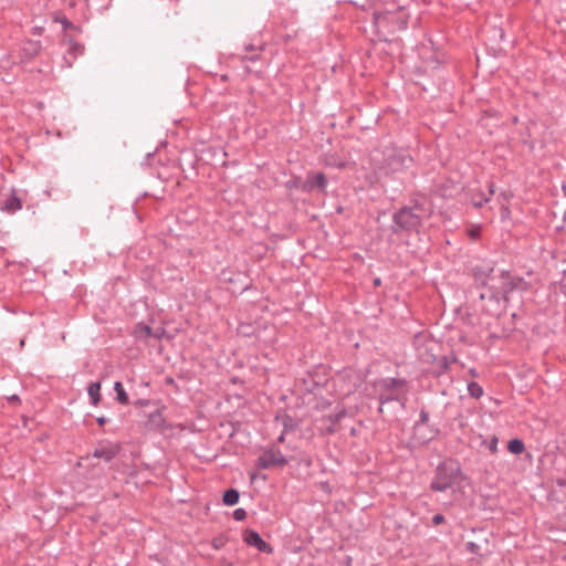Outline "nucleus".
I'll list each match as a JSON object with an SVG mask.
<instances>
[{
	"mask_svg": "<svg viewBox=\"0 0 566 566\" xmlns=\"http://www.w3.org/2000/svg\"><path fill=\"white\" fill-rule=\"evenodd\" d=\"M525 290H527V283L523 277L513 275L510 271H501L496 277H491L490 290L479 294L480 310L495 316L500 313L502 300L507 302L510 293Z\"/></svg>",
	"mask_w": 566,
	"mask_h": 566,
	"instance_id": "nucleus-1",
	"label": "nucleus"
},
{
	"mask_svg": "<svg viewBox=\"0 0 566 566\" xmlns=\"http://www.w3.org/2000/svg\"><path fill=\"white\" fill-rule=\"evenodd\" d=\"M430 213L423 201L410 199L409 205H403L394 212L391 233H418L423 224V218L430 217Z\"/></svg>",
	"mask_w": 566,
	"mask_h": 566,
	"instance_id": "nucleus-2",
	"label": "nucleus"
},
{
	"mask_svg": "<svg viewBox=\"0 0 566 566\" xmlns=\"http://www.w3.org/2000/svg\"><path fill=\"white\" fill-rule=\"evenodd\" d=\"M464 479L460 462L457 459L448 458L437 465L429 488L433 492H446L460 485Z\"/></svg>",
	"mask_w": 566,
	"mask_h": 566,
	"instance_id": "nucleus-3",
	"label": "nucleus"
},
{
	"mask_svg": "<svg viewBox=\"0 0 566 566\" xmlns=\"http://www.w3.org/2000/svg\"><path fill=\"white\" fill-rule=\"evenodd\" d=\"M410 12L408 11H390L374 10L373 22L378 34L392 35L396 32L403 31L408 27Z\"/></svg>",
	"mask_w": 566,
	"mask_h": 566,
	"instance_id": "nucleus-4",
	"label": "nucleus"
},
{
	"mask_svg": "<svg viewBox=\"0 0 566 566\" xmlns=\"http://www.w3.org/2000/svg\"><path fill=\"white\" fill-rule=\"evenodd\" d=\"M412 346L417 352V357L424 364H434L437 360L436 349L438 344L424 332L415 334Z\"/></svg>",
	"mask_w": 566,
	"mask_h": 566,
	"instance_id": "nucleus-5",
	"label": "nucleus"
},
{
	"mask_svg": "<svg viewBox=\"0 0 566 566\" xmlns=\"http://www.w3.org/2000/svg\"><path fill=\"white\" fill-rule=\"evenodd\" d=\"M289 460L282 454L280 450L269 449L265 450L255 461V467L261 470H268L273 467H284Z\"/></svg>",
	"mask_w": 566,
	"mask_h": 566,
	"instance_id": "nucleus-6",
	"label": "nucleus"
},
{
	"mask_svg": "<svg viewBox=\"0 0 566 566\" xmlns=\"http://www.w3.org/2000/svg\"><path fill=\"white\" fill-rule=\"evenodd\" d=\"M412 163V158L403 150H394L387 155L385 159V168L390 172H397L408 168Z\"/></svg>",
	"mask_w": 566,
	"mask_h": 566,
	"instance_id": "nucleus-7",
	"label": "nucleus"
},
{
	"mask_svg": "<svg viewBox=\"0 0 566 566\" xmlns=\"http://www.w3.org/2000/svg\"><path fill=\"white\" fill-rule=\"evenodd\" d=\"M120 450L122 446L118 442L101 441L94 449L92 455L97 459H103L108 463L119 454Z\"/></svg>",
	"mask_w": 566,
	"mask_h": 566,
	"instance_id": "nucleus-8",
	"label": "nucleus"
},
{
	"mask_svg": "<svg viewBox=\"0 0 566 566\" xmlns=\"http://www.w3.org/2000/svg\"><path fill=\"white\" fill-rule=\"evenodd\" d=\"M165 406H161L147 415V420L144 422V427L147 431L163 433L167 428V421L163 415Z\"/></svg>",
	"mask_w": 566,
	"mask_h": 566,
	"instance_id": "nucleus-9",
	"label": "nucleus"
},
{
	"mask_svg": "<svg viewBox=\"0 0 566 566\" xmlns=\"http://www.w3.org/2000/svg\"><path fill=\"white\" fill-rule=\"evenodd\" d=\"M242 537H243V542L248 546L254 547L261 553H265V554L273 553V547L271 546V544L265 542L255 530L247 528L243 532Z\"/></svg>",
	"mask_w": 566,
	"mask_h": 566,
	"instance_id": "nucleus-10",
	"label": "nucleus"
},
{
	"mask_svg": "<svg viewBox=\"0 0 566 566\" xmlns=\"http://www.w3.org/2000/svg\"><path fill=\"white\" fill-rule=\"evenodd\" d=\"M327 187V178L324 172L308 171L305 179V192L310 193L314 190L325 192Z\"/></svg>",
	"mask_w": 566,
	"mask_h": 566,
	"instance_id": "nucleus-11",
	"label": "nucleus"
},
{
	"mask_svg": "<svg viewBox=\"0 0 566 566\" xmlns=\"http://www.w3.org/2000/svg\"><path fill=\"white\" fill-rule=\"evenodd\" d=\"M473 275L476 281H480L483 287L490 290L491 277H496L494 268L491 262H482L473 268Z\"/></svg>",
	"mask_w": 566,
	"mask_h": 566,
	"instance_id": "nucleus-12",
	"label": "nucleus"
},
{
	"mask_svg": "<svg viewBox=\"0 0 566 566\" xmlns=\"http://www.w3.org/2000/svg\"><path fill=\"white\" fill-rule=\"evenodd\" d=\"M42 51V44L40 41L27 40L22 43L20 49V62L30 63L33 61Z\"/></svg>",
	"mask_w": 566,
	"mask_h": 566,
	"instance_id": "nucleus-13",
	"label": "nucleus"
},
{
	"mask_svg": "<svg viewBox=\"0 0 566 566\" xmlns=\"http://www.w3.org/2000/svg\"><path fill=\"white\" fill-rule=\"evenodd\" d=\"M1 210L8 213H14L22 208L21 199L17 196L15 190H11L0 206Z\"/></svg>",
	"mask_w": 566,
	"mask_h": 566,
	"instance_id": "nucleus-14",
	"label": "nucleus"
},
{
	"mask_svg": "<svg viewBox=\"0 0 566 566\" xmlns=\"http://www.w3.org/2000/svg\"><path fill=\"white\" fill-rule=\"evenodd\" d=\"M374 10L390 11L392 13H396V11H408L409 7L399 3L397 0H380L378 3L375 4Z\"/></svg>",
	"mask_w": 566,
	"mask_h": 566,
	"instance_id": "nucleus-15",
	"label": "nucleus"
},
{
	"mask_svg": "<svg viewBox=\"0 0 566 566\" xmlns=\"http://www.w3.org/2000/svg\"><path fill=\"white\" fill-rule=\"evenodd\" d=\"M406 385L407 380L403 378L389 377L379 380V387L384 392L395 391L396 389L405 387Z\"/></svg>",
	"mask_w": 566,
	"mask_h": 566,
	"instance_id": "nucleus-16",
	"label": "nucleus"
},
{
	"mask_svg": "<svg viewBox=\"0 0 566 566\" xmlns=\"http://www.w3.org/2000/svg\"><path fill=\"white\" fill-rule=\"evenodd\" d=\"M489 187V196H486L483 191H478L472 195L471 197V203L473 205V207L480 209L483 207V205L485 202H489L491 197L494 195L495 190H494V184L493 182H490L488 185Z\"/></svg>",
	"mask_w": 566,
	"mask_h": 566,
	"instance_id": "nucleus-17",
	"label": "nucleus"
},
{
	"mask_svg": "<svg viewBox=\"0 0 566 566\" xmlns=\"http://www.w3.org/2000/svg\"><path fill=\"white\" fill-rule=\"evenodd\" d=\"M457 357L454 355L451 356H441L440 358L437 357V366L432 369V374L436 377L442 376L450 367L451 363H455Z\"/></svg>",
	"mask_w": 566,
	"mask_h": 566,
	"instance_id": "nucleus-18",
	"label": "nucleus"
},
{
	"mask_svg": "<svg viewBox=\"0 0 566 566\" xmlns=\"http://www.w3.org/2000/svg\"><path fill=\"white\" fill-rule=\"evenodd\" d=\"M276 421H280L284 428V432L293 431L298 427V422L295 418L284 412L275 417Z\"/></svg>",
	"mask_w": 566,
	"mask_h": 566,
	"instance_id": "nucleus-19",
	"label": "nucleus"
},
{
	"mask_svg": "<svg viewBox=\"0 0 566 566\" xmlns=\"http://www.w3.org/2000/svg\"><path fill=\"white\" fill-rule=\"evenodd\" d=\"M87 394L90 397V401L93 406H97L101 402V382L95 381L91 382L87 387Z\"/></svg>",
	"mask_w": 566,
	"mask_h": 566,
	"instance_id": "nucleus-20",
	"label": "nucleus"
},
{
	"mask_svg": "<svg viewBox=\"0 0 566 566\" xmlns=\"http://www.w3.org/2000/svg\"><path fill=\"white\" fill-rule=\"evenodd\" d=\"M151 334H153V328L143 322L137 323L135 325L134 332H133V335L137 339H146V338L150 337Z\"/></svg>",
	"mask_w": 566,
	"mask_h": 566,
	"instance_id": "nucleus-21",
	"label": "nucleus"
},
{
	"mask_svg": "<svg viewBox=\"0 0 566 566\" xmlns=\"http://www.w3.org/2000/svg\"><path fill=\"white\" fill-rule=\"evenodd\" d=\"M240 500V493L237 489L230 488L224 491L222 495V502L227 506H233L238 504Z\"/></svg>",
	"mask_w": 566,
	"mask_h": 566,
	"instance_id": "nucleus-22",
	"label": "nucleus"
},
{
	"mask_svg": "<svg viewBox=\"0 0 566 566\" xmlns=\"http://www.w3.org/2000/svg\"><path fill=\"white\" fill-rule=\"evenodd\" d=\"M114 390L116 392V401L118 403H120V405L129 403V397H128L127 392L125 391V388L120 381H115Z\"/></svg>",
	"mask_w": 566,
	"mask_h": 566,
	"instance_id": "nucleus-23",
	"label": "nucleus"
},
{
	"mask_svg": "<svg viewBox=\"0 0 566 566\" xmlns=\"http://www.w3.org/2000/svg\"><path fill=\"white\" fill-rule=\"evenodd\" d=\"M284 186L287 190L297 189L305 192V180H303L300 176H292Z\"/></svg>",
	"mask_w": 566,
	"mask_h": 566,
	"instance_id": "nucleus-24",
	"label": "nucleus"
},
{
	"mask_svg": "<svg viewBox=\"0 0 566 566\" xmlns=\"http://www.w3.org/2000/svg\"><path fill=\"white\" fill-rule=\"evenodd\" d=\"M507 450L512 454H521L525 450V444H524L523 440H521L518 438H514L507 442Z\"/></svg>",
	"mask_w": 566,
	"mask_h": 566,
	"instance_id": "nucleus-25",
	"label": "nucleus"
},
{
	"mask_svg": "<svg viewBox=\"0 0 566 566\" xmlns=\"http://www.w3.org/2000/svg\"><path fill=\"white\" fill-rule=\"evenodd\" d=\"M468 392H469L470 397H472L474 399H479L483 396L484 391L479 382L470 381V382H468Z\"/></svg>",
	"mask_w": 566,
	"mask_h": 566,
	"instance_id": "nucleus-26",
	"label": "nucleus"
},
{
	"mask_svg": "<svg viewBox=\"0 0 566 566\" xmlns=\"http://www.w3.org/2000/svg\"><path fill=\"white\" fill-rule=\"evenodd\" d=\"M378 401L381 406H384L390 401H400V397L395 391H387V392L381 391L378 396Z\"/></svg>",
	"mask_w": 566,
	"mask_h": 566,
	"instance_id": "nucleus-27",
	"label": "nucleus"
},
{
	"mask_svg": "<svg viewBox=\"0 0 566 566\" xmlns=\"http://www.w3.org/2000/svg\"><path fill=\"white\" fill-rule=\"evenodd\" d=\"M69 42H70L69 53L73 54L74 57H76L78 54H82L84 52L83 44H81L78 42H74L72 39H70Z\"/></svg>",
	"mask_w": 566,
	"mask_h": 566,
	"instance_id": "nucleus-28",
	"label": "nucleus"
},
{
	"mask_svg": "<svg viewBox=\"0 0 566 566\" xmlns=\"http://www.w3.org/2000/svg\"><path fill=\"white\" fill-rule=\"evenodd\" d=\"M346 416V410L342 409L335 413H331L327 416V420L333 424H337L344 417Z\"/></svg>",
	"mask_w": 566,
	"mask_h": 566,
	"instance_id": "nucleus-29",
	"label": "nucleus"
},
{
	"mask_svg": "<svg viewBox=\"0 0 566 566\" xmlns=\"http://www.w3.org/2000/svg\"><path fill=\"white\" fill-rule=\"evenodd\" d=\"M429 422V412L422 408L419 413V420L415 423V429L420 426H426Z\"/></svg>",
	"mask_w": 566,
	"mask_h": 566,
	"instance_id": "nucleus-30",
	"label": "nucleus"
},
{
	"mask_svg": "<svg viewBox=\"0 0 566 566\" xmlns=\"http://www.w3.org/2000/svg\"><path fill=\"white\" fill-rule=\"evenodd\" d=\"M303 382L305 385V390L310 394L314 392L319 387V384L316 382L311 376L308 379H303Z\"/></svg>",
	"mask_w": 566,
	"mask_h": 566,
	"instance_id": "nucleus-31",
	"label": "nucleus"
},
{
	"mask_svg": "<svg viewBox=\"0 0 566 566\" xmlns=\"http://www.w3.org/2000/svg\"><path fill=\"white\" fill-rule=\"evenodd\" d=\"M247 511L242 507L234 510L232 514L233 518L238 522L244 521L247 518Z\"/></svg>",
	"mask_w": 566,
	"mask_h": 566,
	"instance_id": "nucleus-32",
	"label": "nucleus"
},
{
	"mask_svg": "<svg viewBox=\"0 0 566 566\" xmlns=\"http://www.w3.org/2000/svg\"><path fill=\"white\" fill-rule=\"evenodd\" d=\"M465 549L467 552L471 553V554H475V555H480V545H478L476 543L474 542H467L465 543Z\"/></svg>",
	"mask_w": 566,
	"mask_h": 566,
	"instance_id": "nucleus-33",
	"label": "nucleus"
},
{
	"mask_svg": "<svg viewBox=\"0 0 566 566\" xmlns=\"http://www.w3.org/2000/svg\"><path fill=\"white\" fill-rule=\"evenodd\" d=\"M497 442H499V439L495 436H492L490 441L488 442V448L491 451V453H496Z\"/></svg>",
	"mask_w": 566,
	"mask_h": 566,
	"instance_id": "nucleus-34",
	"label": "nucleus"
},
{
	"mask_svg": "<svg viewBox=\"0 0 566 566\" xmlns=\"http://www.w3.org/2000/svg\"><path fill=\"white\" fill-rule=\"evenodd\" d=\"M212 546L216 549H220L224 546V538L223 537H214L212 539Z\"/></svg>",
	"mask_w": 566,
	"mask_h": 566,
	"instance_id": "nucleus-35",
	"label": "nucleus"
},
{
	"mask_svg": "<svg viewBox=\"0 0 566 566\" xmlns=\"http://www.w3.org/2000/svg\"><path fill=\"white\" fill-rule=\"evenodd\" d=\"M165 333H166L165 328L159 327L157 329H153V334L150 335V337H154L156 339H161L163 336L165 335Z\"/></svg>",
	"mask_w": 566,
	"mask_h": 566,
	"instance_id": "nucleus-36",
	"label": "nucleus"
},
{
	"mask_svg": "<svg viewBox=\"0 0 566 566\" xmlns=\"http://www.w3.org/2000/svg\"><path fill=\"white\" fill-rule=\"evenodd\" d=\"M444 522H446V518H444V516H443L442 514H440V513L434 514V515H433V517H432V524H433L434 526H438V525H440V524H442V523H444Z\"/></svg>",
	"mask_w": 566,
	"mask_h": 566,
	"instance_id": "nucleus-37",
	"label": "nucleus"
},
{
	"mask_svg": "<svg viewBox=\"0 0 566 566\" xmlns=\"http://www.w3.org/2000/svg\"><path fill=\"white\" fill-rule=\"evenodd\" d=\"M150 400L149 399H138L134 402L135 407H146V406H149L150 405Z\"/></svg>",
	"mask_w": 566,
	"mask_h": 566,
	"instance_id": "nucleus-38",
	"label": "nucleus"
},
{
	"mask_svg": "<svg viewBox=\"0 0 566 566\" xmlns=\"http://www.w3.org/2000/svg\"><path fill=\"white\" fill-rule=\"evenodd\" d=\"M62 25H63V29L64 30H67V29H77V27H75L71 21H69L66 18H64L62 20Z\"/></svg>",
	"mask_w": 566,
	"mask_h": 566,
	"instance_id": "nucleus-39",
	"label": "nucleus"
},
{
	"mask_svg": "<svg viewBox=\"0 0 566 566\" xmlns=\"http://www.w3.org/2000/svg\"><path fill=\"white\" fill-rule=\"evenodd\" d=\"M429 430L430 432L432 433V436L429 438V440L433 439L434 437L439 436L440 434V429L436 426H430L429 427Z\"/></svg>",
	"mask_w": 566,
	"mask_h": 566,
	"instance_id": "nucleus-40",
	"label": "nucleus"
},
{
	"mask_svg": "<svg viewBox=\"0 0 566 566\" xmlns=\"http://www.w3.org/2000/svg\"><path fill=\"white\" fill-rule=\"evenodd\" d=\"M469 235L471 239H478L480 237V229H471Z\"/></svg>",
	"mask_w": 566,
	"mask_h": 566,
	"instance_id": "nucleus-41",
	"label": "nucleus"
},
{
	"mask_svg": "<svg viewBox=\"0 0 566 566\" xmlns=\"http://www.w3.org/2000/svg\"><path fill=\"white\" fill-rule=\"evenodd\" d=\"M96 422L98 423L99 427H103L108 422V419L104 416H101L96 419Z\"/></svg>",
	"mask_w": 566,
	"mask_h": 566,
	"instance_id": "nucleus-42",
	"label": "nucleus"
},
{
	"mask_svg": "<svg viewBox=\"0 0 566 566\" xmlns=\"http://www.w3.org/2000/svg\"><path fill=\"white\" fill-rule=\"evenodd\" d=\"M259 57H260L259 54H254V55H250V56H244L243 61L256 62L259 60Z\"/></svg>",
	"mask_w": 566,
	"mask_h": 566,
	"instance_id": "nucleus-43",
	"label": "nucleus"
},
{
	"mask_svg": "<svg viewBox=\"0 0 566 566\" xmlns=\"http://www.w3.org/2000/svg\"><path fill=\"white\" fill-rule=\"evenodd\" d=\"M8 400H9L10 402H12V403H18V402H20V398H19V396H18V395H12V396H10V397L8 398Z\"/></svg>",
	"mask_w": 566,
	"mask_h": 566,
	"instance_id": "nucleus-44",
	"label": "nucleus"
},
{
	"mask_svg": "<svg viewBox=\"0 0 566 566\" xmlns=\"http://www.w3.org/2000/svg\"><path fill=\"white\" fill-rule=\"evenodd\" d=\"M165 384L168 385V386H175L176 385L175 379L172 377H166L165 378Z\"/></svg>",
	"mask_w": 566,
	"mask_h": 566,
	"instance_id": "nucleus-45",
	"label": "nucleus"
},
{
	"mask_svg": "<svg viewBox=\"0 0 566 566\" xmlns=\"http://www.w3.org/2000/svg\"><path fill=\"white\" fill-rule=\"evenodd\" d=\"M373 284H374L375 287L380 286L381 285V279L380 277H375L374 281H373Z\"/></svg>",
	"mask_w": 566,
	"mask_h": 566,
	"instance_id": "nucleus-46",
	"label": "nucleus"
},
{
	"mask_svg": "<svg viewBox=\"0 0 566 566\" xmlns=\"http://www.w3.org/2000/svg\"><path fill=\"white\" fill-rule=\"evenodd\" d=\"M254 50H256V48L253 44L245 45V51L247 52H251V51H254Z\"/></svg>",
	"mask_w": 566,
	"mask_h": 566,
	"instance_id": "nucleus-47",
	"label": "nucleus"
},
{
	"mask_svg": "<svg viewBox=\"0 0 566 566\" xmlns=\"http://www.w3.org/2000/svg\"><path fill=\"white\" fill-rule=\"evenodd\" d=\"M454 420H459V426L463 427V417L461 413L458 417H455Z\"/></svg>",
	"mask_w": 566,
	"mask_h": 566,
	"instance_id": "nucleus-48",
	"label": "nucleus"
},
{
	"mask_svg": "<svg viewBox=\"0 0 566 566\" xmlns=\"http://www.w3.org/2000/svg\"><path fill=\"white\" fill-rule=\"evenodd\" d=\"M336 431L335 426L331 423V426L327 428L328 433H334Z\"/></svg>",
	"mask_w": 566,
	"mask_h": 566,
	"instance_id": "nucleus-49",
	"label": "nucleus"
},
{
	"mask_svg": "<svg viewBox=\"0 0 566 566\" xmlns=\"http://www.w3.org/2000/svg\"><path fill=\"white\" fill-rule=\"evenodd\" d=\"M562 191H563L564 196L566 197V181H564L562 184Z\"/></svg>",
	"mask_w": 566,
	"mask_h": 566,
	"instance_id": "nucleus-50",
	"label": "nucleus"
},
{
	"mask_svg": "<svg viewBox=\"0 0 566 566\" xmlns=\"http://www.w3.org/2000/svg\"><path fill=\"white\" fill-rule=\"evenodd\" d=\"M284 434H285V432L283 431V432L281 433V436L277 438V441H279V442H283V441H284Z\"/></svg>",
	"mask_w": 566,
	"mask_h": 566,
	"instance_id": "nucleus-51",
	"label": "nucleus"
},
{
	"mask_svg": "<svg viewBox=\"0 0 566 566\" xmlns=\"http://www.w3.org/2000/svg\"><path fill=\"white\" fill-rule=\"evenodd\" d=\"M41 30H42L41 28H34L33 33L34 34H40Z\"/></svg>",
	"mask_w": 566,
	"mask_h": 566,
	"instance_id": "nucleus-52",
	"label": "nucleus"
},
{
	"mask_svg": "<svg viewBox=\"0 0 566 566\" xmlns=\"http://www.w3.org/2000/svg\"><path fill=\"white\" fill-rule=\"evenodd\" d=\"M384 412V406L379 403L378 413L381 415Z\"/></svg>",
	"mask_w": 566,
	"mask_h": 566,
	"instance_id": "nucleus-53",
	"label": "nucleus"
},
{
	"mask_svg": "<svg viewBox=\"0 0 566 566\" xmlns=\"http://www.w3.org/2000/svg\"><path fill=\"white\" fill-rule=\"evenodd\" d=\"M563 221H564V223L566 224V209H565V212H564V214H563Z\"/></svg>",
	"mask_w": 566,
	"mask_h": 566,
	"instance_id": "nucleus-54",
	"label": "nucleus"
},
{
	"mask_svg": "<svg viewBox=\"0 0 566 566\" xmlns=\"http://www.w3.org/2000/svg\"><path fill=\"white\" fill-rule=\"evenodd\" d=\"M350 434H352V436H355V434H356V429H355V428H353V429L350 430Z\"/></svg>",
	"mask_w": 566,
	"mask_h": 566,
	"instance_id": "nucleus-55",
	"label": "nucleus"
},
{
	"mask_svg": "<svg viewBox=\"0 0 566 566\" xmlns=\"http://www.w3.org/2000/svg\"><path fill=\"white\" fill-rule=\"evenodd\" d=\"M501 196H503L505 200L507 199V196L505 193H501Z\"/></svg>",
	"mask_w": 566,
	"mask_h": 566,
	"instance_id": "nucleus-56",
	"label": "nucleus"
},
{
	"mask_svg": "<svg viewBox=\"0 0 566 566\" xmlns=\"http://www.w3.org/2000/svg\"><path fill=\"white\" fill-rule=\"evenodd\" d=\"M406 398L401 400V406H405Z\"/></svg>",
	"mask_w": 566,
	"mask_h": 566,
	"instance_id": "nucleus-57",
	"label": "nucleus"
},
{
	"mask_svg": "<svg viewBox=\"0 0 566 566\" xmlns=\"http://www.w3.org/2000/svg\"><path fill=\"white\" fill-rule=\"evenodd\" d=\"M323 485H324V489H327L328 482H325Z\"/></svg>",
	"mask_w": 566,
	"mask_h": 566,
	"instance_id": "nucleus-58",
	"label": "nucleus"
},
{
	"mask_svg": "<svg viewBox=\"0 0 566 566\" xmlns=\"http://www.w3.org/2000/svg\"><path fill=\"white\" fill-rule=\"evenodd\" d=\"M323 485H324V489H327L328 482H325Z\"/></svg>",
	"mask_w": 566,
	"mask_h": 566,
	"instance_id": "nucleus-59",
	"label": "nucleus"
},
{
	"mask_svg": "<svg viewBox=\"0 0 566 566\" xmlns=\"http://www.w3.org/2000/svg\"><path fill=\"white\" fill-rule=\"evenodd\" d=\"M470 373L475 376L474 369H471Z\"/></svg>",
	"mask_w": 566,
	"mask_h": 566,
	"instance_id": "nucleus-60",
	"label": "nucleus"
}]
</instances>
